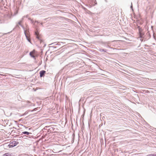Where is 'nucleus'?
I'll return each mask as SVG.
<instances>
[{
  "label": "nucleus",
  "instance_id": "obj_16",
  "mask_svg": "<svg viewBox=\"0 0 156 156\" xmlns=\"http://www.w3.org/2000/svg\"><path fill=\"white\" fill-rule=\"evenodd\" d=\"M83 8L85 10V11H88L87 9L86 8H85L84 7H83Z\"/></svg>",
  "mask_w": 156,
  "mask_h": 156
},
{
  "label": "nucleus",
  "instance_id": "obj_13",
  "mask_svg": "<svg viewBox=\"0 0 156 156\" xmlns=\"http://www.w3.org/2000/svg\"><path fill=\"white\" fill-rule=\"evenodd\" d=\"M40 44H41V46H42V45H44L43 47H45L46 46V44L44 43V41L43 42H42L41 43H40Z\"/></svg>",
  "mask_w": 156,
  "mask_h": 156
},
{
  "label": "nucleus",
  "instance_id": "obj_10",
  "mask_svg": "<svg viewBox=\"0 0 156 156\" xmlns=\"http://www.w3.org/2000/svg\"><path fill=\"white\" fill-rule=\"evenodd\" d=\"M92 2H94V4H93V3L92 4L93 5H95L97 4V2L96 0H92Z\"/></svg>",
  "mask_w": 156,
  "mask_h": 156
},
{
  "label": "nucleus",
  "instance_id": "obj_19",
  "mask_svg": "<svg viewBox=\"0 0 156 156\" xmlns=\"http://www.w3.org/2000/svg\"><path fill=\"white\" fill-rule=\"evenodd\" d=\"M131 5L130 6V8H131L133 9V5H132V3H131Z\"/></svg>",
  "mask_w": 156,
  "mask_h": 156
},
{
  "label": "nucleus",
  "instance_id": "obj_4",
  "mask_svg": "<svg viewBox=\"0 0 156 156\" xmlns=\"http://www.w3.org/2000/svg\"><path fill=\"white\" fill-rule=\"evenodd\" d=\"M24 33L25 34V35L26 36V39H27V40L30 43H31V40L29 38L28 36V33L26 31V30H24Z\"/></svg>",
  "mask_w": 156,
  "mask_h": 156
},
{
  "label": "nucleus",
  "instance_id": "obj_17",
  "mask_svg": "<svg viewBox=\"0 0 156 156\" xmlns=\"http://www.w3.org/2000/svg\"><path fill=\"white\" fill-rule=\"evenodd\" d=\"M28 19H29V20H31V22L32 23H33V22H34L32 20H31L30 18H28Z\"/></svg>",
  "mask_w": 156,
  "mask_h": 156
},
{
  "label": "nucleus",
  "instance_id": "obj_11",
  "mask_svg": "<svg viewBox=\"0 0 156 156\" xmlns=\"http://www.w3.org/2000/svg\"><path fill=\"white\" fill-rule=\"evenodd\" d=\"M33 53L32 52H30V55L33 58H34L35 57L33 55Z\"/></svg>",
  "mask_w": 156,
  "mask_h": 156
},
{
  "label": "nucleus",
  "instance_id": "obj_15",
  "mask_svg": "<svg viewBox=\"0 0 156 156\" xmlns=\"http://www.w3.org/2000/svg\"><path fill=\"white\" fill-rule=\"evenodd\" d=\"M9 154H8V153H5V154H4L3 156H9Z\"/></svg>",
  "mask_w": 156,
  "mask_h": 156
},
{
  "label": "nucleus",
  "instance_id": "obj_21",
  "mask_svg": "<svg viewBox=\"0 0 156 156\" xmlns=\"http://www.w3.org/2000/svg\"><path fill=\"white\" fill-rule=\"evenodd\" d=\"M42 24H43L42 23H41V25H42Z\"/></svg>",
  "mask_w": 156,
  "mask_h": 156
},
{
  "label": "nucleus",
  "instance_id": "obj_6",
  "mask_svg": "<svg viewBox=\"0 0 156 156\" xmlns=\"http://www.w3.org/2000/svg\"><path fill=\"white\" fill-rule=\"evenodd\" d=\"M45 73H46V71L44 70H43L40 71V77H41L43 76H44Z\"/></svg>",
  "mask_w": 156,
  "mask_h": 156
},
{
  "label": "nucleus",
  "instance_id": "obj_12",
  "mask_svg": "<svg viewBox=\"0 0 156 156\" xmlns=\"http://www.w3.org/2000/svg\"><path fill=\"white\" fill-rule=\"evenodd\" d=\"M99 51H101V52H106L107 51V50L100 49L99 50Z\"/></svg>",
  "mask_w": 156,
  "mask_h": 156
},
{
  "label": "nucleus",
  "instance_id": "obj_9",
  "mask_svg": "<svg viewBox=\"0 0 156 156\" xmlns=\"http://www.w3.org/2000/svg\"><path fill=\"white\" fill-rule=\"evenodd\" d=\"M137 28H138V29L139 33L143 32V30L142 29V28L140 27V26H138L137 27Z\"/></svg>",
  "mask_w": 156,
  "mask_h": 156
},
{
  "label": "nucleus",
  "instance_id": "obj_7",
  "mask_svg": "<svg viewBox=\"0 0 156 156\" xmlns=\"http://www.w3.org/2000/svg\"><path fill=\"white\" fill-rule=\"evenodd\" d=\"M32 133H31L27 131H24L22 132V133L21 134V135H23V134H26L27 135H28L29 134H31Z\"/></svg>",
  "mask_w": 156,
  "mask_h": 156
},
{
  "label": "nucleus",
  "instance_id": "obj_20",
  "mask_svg": "<svg viewBox=\"0 0 156 156\" xmlns=\"http://www.w3.org/2000/svg\"><path fill=\"white\" fill-rule=\"evenodd\" d=\"M28 16H29V15H27L26 16V17L27 18V17H28Z\"/></svg>",
  "mask_w": 156,
  "mask_h": 156
},
{
  "label": "nucleus",
  "instance_id": "obj_5",
  "mask_svg": "<svg viewBox=\"0 0 156 156\" xmlns=\"http://www.w3.org/2000/svg\"><path fill=\"white\" fill-rule=\"evenodd\" d=\"M24 33L25 34V35L26 36V39H27V40L30 43H31V40L29 38L28 36V33L26 31V30H24Z\"/></svg>",
  "mask_w": 156,
  "mask_h": 156
},
{
  "label": "nucleus",
  "instance_id": "obj_8",
  "mask_svg": "<svg viewBox=\"0 0 156 156\" xmlns=\"http://www.w3.org/2000/svg\"><path fill=\"white\" fill-rule=\"evenodd\" d=\"M24 16H23L22 19V20L20 21L18 23V24H19V25H20L21 26L23 29H24V27H23V26H22V25L21 24V23L22 22L23 20V19H24ZM25 30L24 29V30Z\"/></svg>",
  "mask_w": 156,
  "mask_h": 156
},
{
  "label": "nucleus",
  "instance_id": "obj_3",
  "mask_svg": "<svg viewBox=\"0 0 156 156\" xmlns=\"http://www.w3.org/2000/svg\"><path fill=\"white\" fill-rule=\"evenodd\" d=\"M139 38H140V40L142 41H143V38H144L145 36L144 33V32L139 33Z\"/></svg>",
  "mask_w": 156,
  "mask_h": 156
},
{
  "label": "nucleus",
  "instance_id": "obj_14",
  "mask_svg": "<svg viewBox=\"0 0 156 156\" xmlns=\"http://www.w3.org/2000/svg\"><path fill=\"white\" fill-rule=\"evenodd\" d=\"M147 156H156V154H149L147 155Z\"/></svg>",
  "mask_w": 156,
  "mask_h": 156
},
{
  "label": "nucleus",
  "instance_id": "obj_18",
  "mask_svg": "<svg viewBox=\"0 0 156 156\" xmlns=\"http://www.w3.org/2000/svg\"><path fill=\"white\" fill-rule=\"evenodd\" d=\"M39 23V22H38V21H35V22H34V23L35 24V23Z\"/></svg>",
  "mask_w": 156,
  "mask_h": 156
},
{
  "label": "nucleus",
  "instance_id": "obj_2",
  "mask_svg": "<svg viewBox=\"0 0 156 156\" xmlns=\"http://www.w3.org/2000/svg\"><path fill=\"white\" fill-rule=\"evenodd\" d=\"M39 33L38 32V31H35V35H36V37L40 41V43H41L42 42H43V40H41L39 35Z\"/></svg>",
  "mask_w": 156,
  "mask_h": 156
},
{
  "label": "nucleus",
  "instance_id": "obj_1",
  "mask_svg": "<svg viewBox=\"0 0 156 156\" xmlns=\"http://www.w3.org/2000/svg\"><path fill=\"white\" fill-rule=\"evenodd\" d=\"M19 142L17 141H12V142H10V144H9V146L10 147H13L15 146H16L17 144H18Z\"/></svg>",
  "mask_w": 156,
  "mask_h": 156
}]
</instances>
